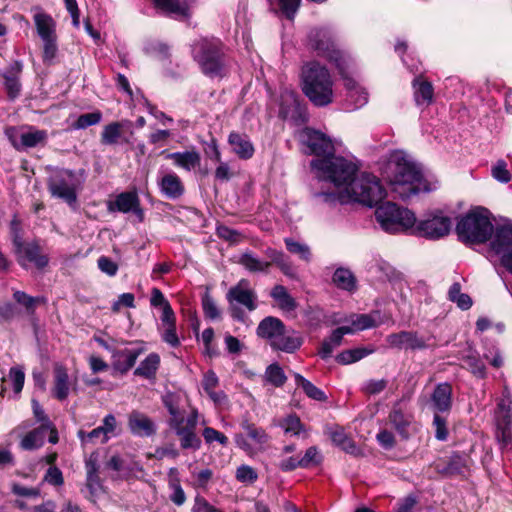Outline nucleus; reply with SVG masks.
I'll use <instances>...</instances> for the list:
<instances>
[{
	"instance_id": "nucleus-51",
	"label": "nucleus",
	"mask_w": 512,
	"mask_h": 512,
	"mask_svg": "<svg viewBox=\"0 0 512 512\" xmlns=\"http://www.w3.org/2000/svg\"><path fill=\"white\" fill-rule=\"evenodd\" d=\"M265 380L275 387H281L287 380L283 369L276 363L269 365L264 374Z\"/></svg>"
},
{
	"instance_id": "nucleus-32",
	"label": "nucleus",
	"mask_w": 512,
	"mask_h": 512,
	"mask_svg": "<svg viewBox=\"0 0 512 512\" xmlns=\"http://www.w3.org/2000/svg\"><path fill=\"white\" fill-rule=\"evenodd\" d=\"M302 344L303 338L298 332L291 331L286 333L284 329L276 341L273 342L272 348L286 353H293L298 350Z\"/></svg>"
},
{
	"instance_id": "nucleus-40",
	"label": "nucleus",
	"mask_w": 512,
	"mask_h": 512,
	"mask_svg": "<svg viewBox=\"0 0 512 512\" xmlns=\"http://www.w3.org/2000/svg\"><path fill=\"white\" fill-rule=\"evenodd\" d=\"M160 365V357L157 353H150L139 366L135 369L134 374L147 379L153 378Z\"/></svg>"
},
{
	"instance_id": "nucleus-28",
	"label": "nucleus",
	"mask_w": 512,
	"mask_h": 512,
	"mask_svg": "<svg viewBox=\"0 0 512 512\" xmlns=\"http://www.w3.org/2000/svg\"><path fill=\"white\" fill-rule=\"evenodd\" d=\"M414 100L418 106H429L433 102L434 89L431 82L423 77H416L412 82Z\"/></svg>"
},
{
	"instance_id": "nucleus-10",
	"label": "nucleus",
	"mask_w": 512,
	"mask_h": 512,
	"mask_svg": "<svg viewBox=\"0 0 512 512\" xmlns=\"http://www.w3.org/2000/svg\"><path fill=\"white\" fill-rule=\"evenodd\" d=\"M84 182V171L62 169L56 171L48 180V189L53 197L72 205L77 200V191Z\"/></svg>"
},
{
	"instance_id": "nucleus-45",
	"label": "nucleus",
	"mask_w": 512,
	"mask_h": 512,
	"mask_svg": "<svg viewBox=\"0 0 512 512\" xmlns=\"http://www.w3.org/2000/svg\"><path fill=\"white\" fill-rule=\"evenodd\" d=\"M77 436L82 445L95 444V443H106L109 441L110 436L106 435L102 428L97 427L90 432L79 430Z\"/></svg>"
},
{
	"instance_id": "nucleus-59",
	"label": "nucleus",
	"mask_w": 512,
	"mask_h": 512,
	"mask_svg": "<svg viewBox=\"0 0 512 512\" xmlns=\"http://www.w3.org/2000/svg\"><path fill=\"white\" fill-rule=\"evenodd\" d=\"M57 37L43 39V61L45 63H51L58 52V46L56 43Z\"/></svg>"
},
{
	"instance_id": "nucleus-6",
	"label": "nucleus",
	"mask_w": 512,
	"mask_h": 512,
	"mask_svg": "<svg viewBox=\"0 0 512 512\" xmlns=\"http://www.w3.org/2000/svg\"><path fill=\"white\" fill-rule=\"evenodd\" d=\"M456 231L459 238L466 243L486 242L493 233L488 211L484 208L470 211L457 223Z\"/></svg>"
},
{
	"instance_id": "nucleus-18",
	"label": "nucleus",
	"mask_w": 512,
	"mask_h": 512,
	"mask_svg": "<svg viewBox=\"0 0 512 512\" xmlns=\"http://www.w3.org/2000/svg\"><path fill=\"white\" fill-rule=\"evenodd\" d=\"M105 467L117 472V478L125 480L142 471L139 462L130 457H121L118 454L112 455L105 463Z\"/></svg>"
},
{
	"instance_id": "nucleus-15",
	"label": "nucleus",
	"mask_w": 512,
	"mask_h": 512,
	"mask_svg": "<svg viewBox=\"0 0 512 512\" xmlns=\"http://www.w3.org/2000/svg\"><path fill=\"white\" fill-rule=\"evenodd\" d=\"M300 139L301 142L309 149V153L311 154L327 157L334 151L332 140L320 131L305 128L300 133Z\"/></svg>"
},
{
	"instance_id": "nucleus-34",
	"label": "nucleus",
	"mask_w": 512,
	"mask_h": 512,
	"mask_svg": "<svg viewBox=\"0 0 512 512\" xmlns=\"http://www.w3.org/2000/svg\"><path fill=\"white\" fill-rule=\"evenodd\" d=\"M156 6L163 12L173 15L176 18L189 16V0H154Z\"/></svg>"
},
{
	"instance_id": "nucleus-49",
	"label": "nucleus",
	"mask_w": 512,
	"mask_h": 512,
	"mask_svg": "<svg viewBox=\"0 0 512 512\" xmlns=\"http://www.w3.org/2000/svg\"><path fill=\"white\" fill-rule=\"evenodd\" d=\"M123 125L120 122H112L103 128L101 142L105 145H114L121 137Z\"/></svg>"
},
{
	"instance_id": "nucleus-46",
	"label": "nucleus",
	"mask_w": 512,
	"mask_h": 512,
	"mask_svg": "<svg viewBox=\"0 0 512 512\" xmlns=\"http://www.w3.org/2000/svg\"><path fill=\"white\" fill-rule=\"evenodd\" d=\"M350 323L353 333L355 331L365 330L377 325L376 319L371 314H353L349 319L345 320Z\"/></svg>"
},
{
	"instance_id": "nucleus-48",
	"label": "nucleus",
	"mask_w": 512,
	"mask_h": 512,
	"mask_svg": "<svg viewBox=\"0 0 512 512\" xmlns=\"http://www.w3.org/2000/svg\"><path fill=\"white\" fill-rule=\"evenodd\" d=\"M449 300L455 302L462 310H467L472 306V300L469 295L461 293V285L453 283L448 291Z\"/></svg>"
},
{
	"instance_id": "nucleus-1",
	"label": "nucleus",
	"mask_w": 512,
	"mask_h": 512,
	"mask_svg": "<svg viewBox=\"0 0 512 512\" xmlns=\"http://www.w3.org/2000/svg\"><path fill=\"white\" fill-rule=\"evenodd\" d=\"M386 178L391 191L404 201L420 193L434 192L440 187L435 175L423 174L418 164L403 151L390 155Z\"/></svg>"
},
{
	"instance_id": "nucleus-9",
	"label": "nucleus",
	"mask_w": 512,
	"mask_h": 512,
	"mask_svg": "<svg viewBox=\"0 0 512 512\" xmlns=\"http://www.w3.org/2000/svg\"><path fill=\"white\" fill-rule=\"evenodd\" d=\"M375 218L380 227L387 233L397 234L412 231L416 224L415 214L392 202H385L375 210Z\"/></svg>"
},
{
	"instance_id": "nucleus-41",
	"label": "nucleus",
	"mask_w": 512,
	"mask_h": 512,
	"mask_svg": "<svg viewBox=\"0 0 512 512\" xmlns=\"http://www.w3.org/2000/svg\"><path fill=\"white\" fill-rule=\"evenodd\" d=\"M332 281L339 289L349 292L356 290V278L349 269H336L333 274Z\"/></svg>"
},
{
	"instance_id": "nucleus-58",
	"label": "nucleus",
	"mask_w": 512,
	"mask_h": 512,
	"mask_svg": "<svg viewBox=\"0 0 512 512\" xmlns=\"http://www.w3.org/2000/svg\"><path fill=\"white\" fill-rule=\"evenodd\" d=\"M9 379L12 382L13 390L16 394H19L24 386L25 373L24 370L19 367H12L9 371Z\"/></svg>"
},
{
	"instance_id": "nucleus-7",
	"label": "nucleus",
	"mask_w": 512,
	"mask_h": 512,
	"mask_svg": "<svg viewBox=\"0 0 512 512\" xmlns=\"http://www.w3.org/2000/svg\"><path fill=\"white\" fill-rule=\"evenodd\" d=\"M193 57L202 72L211 77H222L225 70L222 45L218 39L202 38L195 42L192 49Z\"/></svg>"
},
{
	"instance_id": "nucleus-12",
	"label": "nucleus",
	"mask_w": 512,
	"mask_h": 512,
	"mask_svg": "<svg viewBox=\"0 0 512 512\" xmlns=\"http://www.w3.org/2000/svg\"><path fill=\"white\" fill-rule=\"evenodd\" d=\"M451 220L449 217L439 214L429 215L427 218L416 221L412 233L428 239H439L450 232Z\"/></svg>"
},
{
	"instance_id": "nucleus-38",
	"label": "nucleus",
	"mask_w": 512,
	"mask_h": 512,
	"mask_svg": "<svg viewBox=\"0 0 512 512\" xmlns=\"http://www.w3.org/2000/svg\"><path fill=\"white\" fill-rule=\"evenodd\" d=\"M278 307L286 312L294 311L297 307L295 299L288 293L283 285H275L270 293Z\"/></svg>"
},
{
	"instance_id": "nucleus-17",
	"label": "nucleus",
	"mask_w": 512,
	"mask_h": 512,
	"mask_svg": "<svg viewBox=\"0 0 512 512\" xmlns=\"http://www.w3.org/2000/svg\"><path fill=\"white\" fill-rule=\"evenodd\" d=\"M14 245L19 264L26 268L27 263H33L37 268H44L48 264V258L40 253L36 243H25L15 235Z\"/></svg>"
},
{
	"instance_id": "nucleus-35",
	"label": "nucleus",
	"mask_w": 512,
	"mask_h": 512,
	"mask_svg": "<svg viewBox=\"0 0 512 512\" xmlns=\"http://www.w3.org/2000/svg\"><path fill=\"white\" fill-rule=\"evenodd\" d=\"M159 185L161 192L170 199L179 198L184 193V186L181 179L175 173L164 175Z\"/></svg>"
},
{
	"instance_id": "nucleus-14",
	"label": "nucleus",
	"mask_w": 512,
	"mask_h": 512,
	"mask_svg": "<svg viewBox=\"0 0 512 512\" xmlns=\"http://www.w3.org/2000/svg\"><path fill=\"white\" fill-rule=\"evenodd\" d=\"M431 337H424L415 331L403 330L397 333L389 334L386 342L391 348L399 350H424L431 346Z\"/></svg>"
},
{
	"instance_id": "nucleus-44",
	"label": "nucleus",
	"mask_w": 512,
	"mask_h": 512,
	"mask_svg": "<svg viewBox=\"0 0 512 512\" xmlns=\"http://www.w3.org/2000/svg\"><path fill=\"white\" fill-rule=\"evenodd\" d=\"M13 299L16 303L23 306L28 314H33L39 304L46 302L44 297H33L23 291H15Z\"/></svg>"
},
{
	"instance_id": "nucleus-8",
	"label": "nucleus",
	"mask_w": 512,
	"mask_h": 512,
	"mask_svg": "<svg viewBox=\"0 0 512 512\" xmlns=\"http://www.w3.org/2000/svg\"><path fill=\"white\" fill-rule=\"evenodd\" d=\"M265 255L270 259L269 261L263 260L254 252L247 250L240 254L237 262L250 273L268 274L274 264L284 275L291 278L295 277L294 267L282 251L269 247L265 250Z\"/></svg>"
},
{
	"instance_id": "nucleus-33",
	"label": "nucleus",
	"mask_w": 512,
	"mask_h": 512,
	"mask_svg": "<svg viewBox=\"0 0 512 512\" xmlns=\"http://www.w3.org/2000/svg\"><path fill=\"white\" fill-rule=\"evenodd\" d=\"M352 333V327L345 325L335 329L332 332L331 336L323 341L321 348L319 350V354L321 355V357L323 359L330 357L334 349L340 346L343 336Z\"/></svg>"
},
{
	"instance_id": "nucleus-60",
	"label": "nucleus",
	"mask_w": 512,
	"mask_h": 512,
	"mask_svg": "<svg viewBox=\"0 0 512 512\" xmlns=\"http://www.w3.org/2000/svg\"><path fill=\"white\" fill-rule=\"evenodd\" d=\"M202 307L204 314L207 318L214 320L220 317V311L215 301L208 293H205V295L202 298Z\"/></svg>"
},
{
	"instance_id": "nucleus-20",
	"label": "nucleus",
	"mask_w": 512,
	"mask_h": 512,
	"mask_svg": "<svg viewBox=\"0 0 512 512\" xmlns=\"http://www.w3.org/2000/svg\"><path fill=\"white\" fill-rule=\"evenodd\" d=\"M112 366L121 374L127 373L136 363L137 358L144 352V348L111 350Z\"/></svg>"
},
{
	"instance_id": "nucleus-21",
	"label": "nucleus",
	"mask_w": 512,
	"mask_h": 512,
	"mask_svg": "<svg viewBox=\"0 0 512 512\" xmlns=\"http://www.w3.org/2000/svg\"><path fill=\"white\" fill-rule=\"evenodd\" d=\"M431 407L434 413L449 412L452 407V387L449 383H439L431 395Z\"/></svg>"
},
{
	"instance_id": "nucleus-42",
	"label": "nucleus",
	"mask_w": 512,
	"mask_h": 512,
	"mask_svg": "<svg viewBox=\"0 0 512 512\" xmlns=\"http://www.w3.org/2000/svg\"><path fill=\"white\" fill-rule=\"evenodd\" d=\"M277 425L283 429L286 435L299 436L302 432H305V427L296 414L287 415Z\"/></svg>"
},
{
	"instance_id": "nucleus-2",
	"label": "nucleus",
	"mask_w": 512,
	"mask_h": 512,
	"mask_svg": "<svg viewBox=\"0 0 512 512\" xmlns=\"http://www.w3.org/2000/svg\"><path fill=\"white\" fill-rule=\"evenodd\" d=\"M321 202L336 205L351 202L372 207L385 197V190L378 177L370 173H356L354 179L340 193H316Z\"/></svg>"
},
{
	"instance_id": "nucleus-3",
	"label": "nucleus",
	"mask_w": 512,
	"mask_h": 512,
	"mask_svg": "<svg viewBox=\"0 0 512 512\" xmlns=\"http://www.w3.org/2000/svg\"><path fill=\"white\" fill-rule=\"evenodd\" d=\"M163 404L169 412L168 425L179 437L180 446L183 449L197 450L201 446V440L196 434L198 412L192 408L186 410L187 399L176 393H167L163 396Z\"/></svg>"
},
{
	"instance_id": "nucleus-27",
	"label": "nucleus",
	"mask_w": 512,
	"mask_h": 512,
	"mask_svg": "<svg viewBox=\"0 0 512 512\" xmlns=\"http://www.w3.org/2000/svg\"><path fill=\"white\" fill-rule=\"evenodd\" d=\"M166 158L172 160L175 166L187 172L195 170L201 163V156L195 150L168 153Z\"/></svg>"
},
{
	"instance_id": "nucleus-19",
	"label": "nucleus",
	"mask_w": 512,
	"mask_h": 512,
	"mask_svg": "<svg viewBox=\"0 0 512 512\" xmlns=\"http://www.w3.org/2000/svg\"><path fill=\"white\" fill-rule=\"evenodd\" d=\"M71 386L67 368L61 363H55L53 367V396L59 401L67 399Z\"/></svg>"
},
{
	"instance_id": "nucleus-30",
	"label": "nucleus",
	"mask_w": 512,
	"mask_h": 512,
	"mask_svg": "<svg viewBox=\"0 0 512 512\" xmlns=\"http://www.w3.org/2000/svg\"><path fill=\"white\" fill-rule=\"evenodd\" d=\"M228 142L233 152L241 159H250L254 154V147L247 135L231 132Z\"/></svg>"
},
{
	"instance_id": "nucleus-13",
	"label": "nucleus",
	"mask_w": 512,
	"mask_h": 512,
	"mask_svg": "<svg viewBox=\"0 0 512 512\" xmlns=\"http://www.w3.org/2000/svg\"><path fill=\"white\" fill-rule=\"evenodd\" d=\"M491 251L499 257L501 264L512 274V225L496 228L491 241Z\"/></svg>"
},
{
	"instance_id": "nucleus-55",
	"label": "nucleus",
	"mask_w": 512,
	"mask_h": 512,
	"mask_svg": "<svg viewBox=\"0 0 512 512\" xmlns=\"http://www.w3.org/2000/svg\"><path fill=\"white\" fill-rule=\"evenodd\" d=\"M102 119V114L99 111L82 114L72 124V128L75 130L85 129L89 126L98 124Z\"/></svg>"
},
{
	"instance_id": "nucleus-62",
	"label": "nucleus",
	"mask_w": 512,
	"mask_h": 512,
	"mask_svg": "<svg viewBox=\"0 0 512 512\" xmlns=\"http://www.w3.org/2000/svg\"><path fill=\"white\" fill-rule=\"evenodd\" d=\"M257 477L258 476L256 471L252 467L247 465H242L238 467L236 471L237 480L243 483L251 484L256 481Z\"/></svg>"
},
{
	"instance_id": "nucleus-39",
	"label": "nucleus",
	"mask_w": 512,
	"mask_h": 512,
	"mask_svg": "<svg viewBox=\"0 0 512 512\" xmlns=\"http://www.w3.org/2000/svg\"><path fill=\"white\" fill-rule=\"evenodd\" d=\"M467 369L471 371L476 377L484 378L486 375V369L483 361L479 358L476 351L472 348H468L463 352L461 358Z\"/></svg>"
},
{
	"instance_id": "nucleus-57",
	"label": "nucleus",
	"mask_w": 512,
	"mask_h": 512,
	"mask_svg": "<svg viewBox=\"0 0 512 512\" xmlns=\"http://www.w3.org/2000/svg\"><path fill=\"white\" fill-rule=\"evenodd\" d=\"M303 468H309L320 464L322 456L316 446L309 447L303 456H300Z\"/></svg>"
},
{
	"instance_id": "nucleus-64",
	"label": "nucleus",
	"mask_w": 512,
	"mask_h": 512,
	"mask_svg": "<svg viewBox=\"0 0 512 512\" xmlns=\"http://www.w3.org/2000/svg\"><path fill=\"white\" fill-rule=\"evenodd\" d=\"M203 437L207 443L218 441L220 444L224 446L227 445L228 443V438L223 433L211 427H206L203 430Z\"/></svg>"
},
{
	"instance_id": "nucleus-26",
	"label": "nucleus",
	"mask_w": 512,
	"mask_h": 512,
	"mask_svg": "<svg viewBox=\"0 0 512 512\" xmlns=\"http://www.w3.org/2000/svg\"><path fill=\"white\" fill-rule=\"evenodd\" d=\"M114 208L122 213L133 212L139 221L144 219V212L140 208L139 198L135 192L119 194L115 199Z\"/></svg>"
},
{
	"instance_id": "nucleus-47",
	"label": "nucleus",
	"mask_w": 512,
	"mask_h": 512,
	"mask_svg": "<svg viewBox=\"0 0 512 512\" xmlns=\"http://www.w3.org/2000/svg\"><path fill=\"white\" fill-rule=\"evenodd\" d=\"M242 428L245 430L247 436L258 446L262 447L265 445L270 437L266 433V431L261 428L257 427L256 425L249 423L248 421H245L242 423Z\"/></svg>"
},
{
	"instance_id": "nucleus-31",
	"label": "nucleus",
	"mask_w": 512,
	"mask_h": 512,
	"mask_svg": "<svg viewBox=\"0 0 512 512\" xmlns=\"http://www.w3.org/2000/svg\"><path fill=\"white\" fill-rule=\"evenodd\" d=\"M330 439L332 442L341 448L343 451L352 454L357 455L359 453V449L357 448L354 441L345 433V430L343 427L340 426H332L328 428L327 431Z\"/></svg>"
},
{
	"instance_id": "nucleus-4",
	"label": "nucleus",
	"mask_w": 512,
	"mask_h": 512,
	"mask_svg": "<svg viewBox=\"0 0 512 512\" xmlns=\"http://www.w3.org/2000/svg\"><path fill=\"white\" fill-rule=\"evenodd\" d=\"M303 94L317 107H324L334 100V81L329 70L317 61L305 63L300 72Z\"/></svg>"
},
{
	"instance_id": "nucleus-61",
	"label": "nucleus",
	"mask_w": 512,
	"mask_h": 512,
	"mask_svg": "<svg viewBox=\"0 0 512 512\" xmlns=\"http://www.w3.org/2000/svg\"><path fill=\"white\" fill-rule=\"evenodd\" d=\"M433 426L435 428V437L440 441L446 440L448 436L446 419L440 416L439 414L435 413L433 419Z\"/></svg>"
},
{
	"instance_id": "nucleus-37",
	"label": "nucleus",
	"mask_w": 512,
	"mask_h": 512,
	"mask_svg": "<svg viewBox=\"0 0 512 512\" xmlns=\"http://www.w3.org/2000/svg\"><path fill=\"white\" fill-rule=\"evenodd\" d=\"M34 23L42 40L57 37L56 24L50 15L39 11L34 14Z\"/></svg>"
},
{
	"instance_id": "nucleus-22",
	"label": "nucleus",
	"mask_w": 512,
	"mask_h": 512,
	"mask_svg": "<svg viewBox=\"0 0 512 512\" xmlns=\"http://www.w3.org/2000/svg\"><path fill=\"white\" fill-rule=\"evenodd\" d=\"M128 427L132 434L141 437H148L156 432L154 422L147 415L136 410L128 416Z\"/></svg>"
},
{
	"instance_id": "nucleus-43",
	"label": "nucleus",
	"mask_w": 512,
	"mask_h": 512,
	"mask_svg": "<svg viewBox=\"0 0 512 512\" xmlns=\"http://www.w3.org/2000/svg\"><path fill=\"white\" fill-rule=\"evenodd\" d=\"M296 385L304 391V393L311 399L316 401H324L326 399L325 393L317 388L309 380L305 379L302 375L294 374Z\"/></svg>"
},
{
	"instance_id": "nucleus-54",
	"label": "nucleus",
	"mask_w": 512,
	"mask_h": 512,
	"mask_svg": "<svg viewBox=\"0 0 512 512\" xmlns=\"http://www.w3.org/2000/svg\"><path fill=\"white\" fill-rule=\"evenodd\" d=\"M298 106V96L293 91H284L281 95V108L280 114L283 118H287L290 110L293 108H297Z\"/></svg>"
},
{
	"instance_id": "nucleus-36",
	"label": "nucleus",
	"mask_w": 512,
	"mask_h": 512,
	"mask_svg": "<svg viewBox=\"0 0 512 512\" xmlns=\"http://www.w3.org/2000/svg\"><path fill=\"white\" fill-rule=\"evenodd\" d=\"M49 429H51V424L46 423L27 433L21 440V448L24 450L40 448L44 444Z\"/></svg>"
},
{
	"instance_id": "nucleus-11",
	"label": "nucleus",
	"mask_w": 512,
	"mask_h": 512,
	"mask_svg": "<svg viewBox=\"0 0 512 512\" xmlns=\"http://www.w3.org/2000/svg\"><path fill=\"white\" fill-rule=\"evenodd\" d=\"M309 47L314 50L318 56L325 57L335 63L339 73H343V67L346 61L342 53L335 48L331 34L325 29H313L308 35Z\"/></svg>"
},
{
	"instance_id": "nucleus-5",
	"label": "nucleus",
	"mask_w": 512,
	"mask_h": 512,
	"mask_svg": "<svg viewBox=\"0 0 512 512\" xmlns=\"http://www.w3.org/2000/svg\"><path fill=\"white\" fill-rule=\"evenodd\" d=\"M311 167L317 172L319 178L328 180L334 185L335 190L331 193L335 194L346 188L358 172V166L354 161L332 154L312 160Z\"/></svg>"
},
{
	"instance_id": "nucleus-25",
	"label": "nucleus",
	"mask_w": 512,
	"mask_h": 512,
	"mask_svg": "<svg viewBox=\"0 0 512 512\" xmlns=\"http://www.w3.org/2000/svg\"><path fill=\"white\" fill-rule=\"evenodd\" d=\"M389 422L403 438L409 437V428L412 425L413 416L402 408L400 402L394 404L389 414Z\"/></svg>"
},
{
	"instance_id": "nucleus-52",
	"label": "nucleus",
	"mask_w": 512,
	"mask_h": 512,
	"mask_svg": "<svg viewBox=\"0 0 512 512\" xmlns=\"http://www.w3.org/2000/svg\"><path fill=\"white\" fill-rule=\"evenodd\" d=\"M510 426L511 424H505L502 421H497L496 438L502 449H512V432Z\"/></svg>"
},
{
	"instance_id": "nucleus-56",
	"label": "nucleus",
	"mask_w": 512,
	"mask_h": 512,
	"mask_svg": "<svg viewBox=\"0 0 512 512\" xmlns=\"http://www.w3.org/2000/svg\"><path fill=\"white\" fill-rule=\"evenodd\" d=\"M491 175L500 183H508L511 180V173L507 169V163L502 159L492 166Z\"/></svg>"
},
{
	"instance_id": "nucleus-24",
	"label": "nucleus",
	"mask_w": 512,
	"mask_h": 512,
	"mask_svg": "<svg viewBox=\"0 0 512 512\" xmlns=\"http://www.w3.org/2000/svg\"><path fill=\"white\" fill-rule=\"evenodd\" d=\"M347 65L343 67V73H340L344 86L347 90V97L354 103L355 108H360L368 102V93L354 78L346 72Z\"/></svg>"
},
{
	"instance_id": "nucleus-23",
	"label": "nucleus",
	"mask_w": 512,
	"mask_h": 512,
	"mask_svg": "<svg viewBox=\"0 0 512 512\" xmlns=\"http://www.w3.org/2000/svg\"><path fill=\"white\" fill-rule=\"evenodd\" d=\"M48 134L45 130H39L34 127H29L28 131L23 132L19 136V140L9 136L12 145L17 150L26 148H33L40 144H44L47 140Z\"/></svg>"
},
{
	"instance_id": "nucleus-50",
	"label": "nucleus",
	"mask_w": 512,
	"mask_h": 512,
	"mask_svg": "<svg viewBox=\"0 0 512 512\" xmlns=\"http://www.w3.org/2000/svg\"><path fill=\"white\" fill-rule=\"evenodd\" d=\"M284 243L286 245L287 250L290 253L298 255L300 259H302L305 262L311 261L312 254L310 247L307 244L297 242L292 238H285Z\"/></svg>"
},
{
	"instance_id": "nucleus-63",
	"label": "nucleus",
	"mask_w": 512,
	"mask_h": 512,
	"mask_svg": "<svg viewBox=\"0 0 512 512\" xmlns=\"http://www.w3.org/2000/svg\"><path fill=\"white\" fill-rule=\"evenodd\" d=\"M161 329V335L164 342L172 347H177L180 344L179 338L176 334V323L161 327Z\"/></svg>"
},
{
	"instance_id": "nucleus-29",
	"label": "nucleus",
	"mask_w": 512,
	"mask_h": 512,
	"mask_svg": "<svg viewBox=\"0 0 512 512\" xmlns=\"http://www.w3.org/2000/svg\"><path fill=\"white\" fill-rule=\"evenodd\" d=\"M284 328L285 326L280 319L271 316L266 317L259 323L257 335L261 338L268 339L272 346L273 342L280 336Z\"/></svg>"
},
{
	"instance_id": "nucleus-16",
	"label": "nucleus",
	"mask_w": 512,
	"mask_h": 512,
	"mask_svg": "<svg viewBox=\"0 0 512 512\" xmlns=\"http://www.w3.org/2000/svg\"><path fill=\"white\" fill-rule=\"evenodd\" d=\"M229 304L235 308V305H241L249 311L256 309L257 295L250 287L247 279H241L235 286L231 287L226 295Z\"/></svg>"
},
{
	"instance_id": "nucleus-53",
	"label": "nucleus",
	"mask_w": 512,
	"mask_h": 512,
	"mask_svg": "<svg viewBox=\"0 0 512 512\" xmlns=\"http://www.w3.org/2000/svg\"><path fill=\"white\" fill-rule=\"evenodd\" d=\"M512 400L509 395H504L498 404V411L496 414L497 421H502L505 424H512L511 413Z\"/></svg>"
}]
</instances>
